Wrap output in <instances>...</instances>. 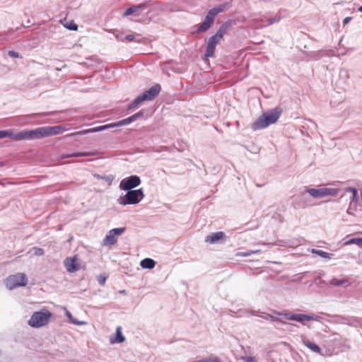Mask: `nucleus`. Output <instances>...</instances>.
I'll return each mask as SVG.
<instances>
[{"label":"nucleus","mask_w":362,"mask_h":362,"mask_svg":"<svg viewBox=\"0 0 362 362\" xmlns=\"http://www.w3.org/2000/svg\"><path fill=\"white\" fill-rule=\"evenodd\" d=\"M28 284V278L23 273L11 275L6 279V287L12 290L17 287L25 286Z\"/></svg>","instance_id":"nucleus-9"},{"label":"nucleus","mask_w":362,"mask_h":362,"mask_svg":"<svg viewBox=\"0 0 362 362\" xmlns=\"http://www.w3.org/2000/svg\"><path fill=\"white\" fill-rule=\"evenodd\" d=\"M154 4L155 3L151 4V1L148 0V1H146L145 2H144V3H141V4H137V5H134V8H136V11H138L139 10L148 8L150 6H151L152 4Z\"/></svg>","instance_id":"nucleus-27"},{"label":"nucleus","mask_w":362,"mask_h":362,"mask_svg":"<svg viewBox=\"0 0 362 362\" xmlns=\"http://www.w3.org/2000/svg\"><path fill=\"white\" fill-rule=\"evenodd\" d=\"M65 27L70 30H77L78 29V25L74 22L66 24Z\"/></svg>","instance_id":"nucleus-34"},{"label":"nucleus","mask_w":362,"mask_h":362,"mask_svg":"<svg viewBox=\"0 0 362 362\" xmlns=\"http://www.w3.org/2000/svg\"><path fill=\"white\" fill-rule=\"evenodd\" d=\"M71 322L74 325H83V324H84L83 322H80V321H78V320H72Z\"/></svg>","instance_id":"nucleus-44"},{"label":"nucleus","mask_w":362,"mask_h":362,"mask_svg":"<svg viewBox=\"0 0 362 362\" xmlns=\"http://www.w3.org/2000/svg\"><path fill=\"white\" fill-rule=\"evenodd\" d=\"M259 317H262V318H264L265 320H269V317H267V314L265 316L259 315Z\"/></svg>","instance_id":"nucleus-46"},{"label":"nucleus","mask_w":362,"mask_h":362,"mask_svg":"<svg viewBox=\"0 0 362 362\" xmlns=\"http://www.w3.org/2000/svg\"><path fill=\"white\" fill-rule=\"evenodd\" d=\"M246 361L247 362H257L256 359L252 356H248L246 358Z\"/></svg>","instance_id":"nucleus-42"},{"label":"nucleus","mask_w":362,"mask_h":362,"mask_svg":"<svg viewBox=\"0 0 362 362\" xmlns=\"http://www.w3.org/2000/svg\"><path fill=\"white\" fill-rule=\"evenodd\" d=\"M267 121L264 119L263 114L259 116L252 124V129L254 131L262 129L267 127L269 125L266 124Z\"/></svg>","instance_id":"nucleus-17"},{"label":"nucleus","mask_w":362,"mask_h":362,"mask_svg":"<svg viewBox=\"0 0 362 362\" xmlns=\"http://www.w3.org/2000/svg\"><path fill=\"white\" fill-rule=\"evenodd\" d=\"M106 279H107L106 276H105L103 275H100L98 276V281L99 284L101 286L105 285Z\"/></svg>","instance_id":"nucleus-38"},{"label":"nucleus","mask_w":362,"mask_h":362,"mask_svg":"<svg viewBox=\"0 0 362 362\" xmlns=\"http://www.w3.org/2000/svg\"><path fill=\"white\" fill-rule=\"evenodd\" d=\"M64 130L65 127L62 125L45 127V137L60 134Z\"/></svg>","instance_id":"nucleus-15"},{"label":"nucleus","mask_w":362,"mask_h":362,"mask_svg":"<svg viewBox=\"0 0 362 362\" xmlns=\"http://www.w3.org/2000/svg\"><path fill=\"white\" fill-rule=\"evenodd\" d=\"M339 192L336 188L323 187L320 189L310 188L306 190V192L315 198H320L326 196H336Z\"/></svg>","instance_id":"nucleus-10"},{"label":"nucleus","mask_w":362,"mask_h":362,"mask_svg":"<svg viewBox=\"0 0 362 362\" xmlns=\"http://www.w3.org/2000/svg\"><path fill=\"white\" fill-rule=\"evenodd\" d=\"M116 336H115V339H110V342L112 344H114V343H122L125 341V337L122 334V327H117V329H116Z\"/></svg>","instance_id":"nucleus-19"},{"label":"nucleus","mask_w":362,"mask_h":362,"mask_svg":"<svg viewBox=\"0 0 362 362\" xmlns=\"http://www.w3.org/2000/svg\"><path fill=\"white\" fill-rule=\"evenodd\" d=\"M281 112V109L276 107L270 112L263 113L264 119L267 121L266 124H268V125L274 124L280 117Z\"/></svg>","instance_id":"nucleus-14"},{"label":"nucleus","mask_w":362,"mask_h":362,"mask_svg":"<svg viewBox=\"0 0 362 362\" xmlns=\"http://www.w3.org/2000/svg\"><path fill=\"white\" fill-rule=\"evenodd\" d=\"M51 316L52 313L46 309L35 312L28 320V325L35 328L43 327L48 324Z\"/></svg>","instance_id":"nucleus-6"},{"label":"nucleus","mask_w":362,"mask_h":362,"mask_svg":"<svg viewBox=\"0 0 362 362\" xmlns=\"http://www.w3.org/2000/svg\"><path fill=\"white\" fill-rule=\"evenodd\" d=\"M161 86L160 84L156 83L152 86L149 89L143 92L140 95L136 97L134 100L128 106V110L133 109L139 105L144 101L153 100L160 93Z\"/></svg>","instance_id":"nucleus-2"},{"label":"nucleus","mask_w":362,"mask_h":362,"mask_svg":"<svg viewBox=\"0 0 362 362\" xmlns=\"http://www.w3.org/2000/svg\"><path fill=\"white\" fill-rule=\"evenodd\" d=\"M274 313L281 316L282 319H286L288 320H293L299 322H303L305 320H317V316L307 315V314H295L289 311H284L282 313L274 311Z\"/></svg>","instance_id":"nucleus-8"},{"label":"nucleus","mask_w":362,"mask_h":362,"mask_svg":"<svg viewBox=\"0 0 362 362\" xmlns=\"http://www.w3.org/2000/svg\"><path fill=\"white\" fill-rule=\"evenodd\" d=\"M208 362H221V360L217 356L211 355L206 358Z\"/></svg>","instance_id":"nucleus-36"},{"label":"nucleus","mask_w":362,"mask_h":362,"mask_svg":"<svg viewBox=\"0 0 362 362\" xmlns=\"http://www.w3.org/2000/svg\"><path fill=\"white\" fill-rule=\"evenodd\" d=\"M359 11L362 12V6H360L358 9Z\"/></svg>","instance_id":"nucleus-48"},{"label":"nucleus","mask_w":362,"mask_h":362,"mask_svg":"<svg viewBox=\"0 0 362 362\" xmlns=\"http://www.w3.org/2000/svg\"><path fill=\"white\" fill-rule=\"evenodd\" d=\"M192 362H208L206 358L199 360V361H193Z\"/></svg>","instance_id":"nucleus-45"},{"label":"nucleus","mask_w":362,"mask_h":362,"mask_svg":"<svg viewBox=\"0 0 362 362\" xmlns=\"http://www.w3.org/2000/svg\"><path fill=\"white\" fill-rule=\"evenodd\" d=\"M66 315L70 319L71 318V314L69 311L66 312Z\"/></svg>","instance_id":"nucleus-47"},{"label":"nucleus","mask_w":362,"mask_h":362,"mask_svg":"<svg viewBox=\"0 0 362 362\" xmlns=\"http://www.w3.org/2000/svg\"><path fill=\"white\" fill-rule=\"evenodd\" d=\"M35 252L34 254L37 256H42L44 255V250L40 247H35L34 248Z\"/></svg>","instance_id":"nucleus-39"},{"label":"nucleus","mask_w":362,"mask_h":362,"mask_svg":"<svg viewBox=\"0 0 362 362\" xmlns=\"http://www.w3.org/2000/svg\"><path fill=\"white\" fill-rule=\"evenodd\" d=\"M267 317H269V319L272 321H276L279 322L281 323L285 324L286 322L283 320L281 316H279L273 313V314H267Z\"/></svg>","instance_id":"nucleus-28"},{"label":"nucleus","mask_w":362,"mask_h":362,"mask_svg":"<svg viewBox=\"0 0 362 362\" xmlns=\"http://www.w3.org/2000/svg\"><path fill=\"white\" fill-rule=\"evenodd\" d=\"M127 192L124 196H120L117 199V203L126 206L128 204H136L139 203L144 197L142 189L126 190Z\"/></svg>","instance_id":"nucleus-4"},{"label":"nucleus","mask_w":362,"mask_h":362,"mask_svg":"<svg viewBox=\"0 0 362 362\" xmlns=\"http://www.w3.org/2000/svg\"><path fill=\"white\" fill-rule=\"evenodd\" d=\"M12 132L8 130H0V139L11 137Z\"/></svg>","instance_id":"nucleus-32"},{"label":"nucleus","mask_w":362,"mask_h":362,"mask_svg":"<svg viewBox=\"0 0 362 362\" xmlns=\"http://www.w3.org/2000/svg\"><path fill=\"white\" fill-rule=\"evenodd\" d=\"M311 252L313 254H315L322 258H327V259H330L333 256V254H332V253H328L327 252L322 251L321 250H317V249H313Z\"/></svg>","instance_id":"nucleus-24"},{"label":"nucleus","mask_w":362,"mask_h":362,"mask_svg":"<svg viewBox=\"0 0 362 362\" xmlns=\"http://www.w3.org/2000/svg\"><path fill=\"white\" fill-rule=\"evenodd\" d=\"M348 199H349L350 202L349 207L346 209V213L353 215L354 211H357L358 206V190L355 187H346L345 189V194H342L339 199L334 202V204L337 205L339 202L343 200L347 201Z\"/></svg>","instance_id":"nucleus-1"},{"label":"nucleus","mask_w":362,"mask_h":362,"mask_svg":"<svg viewBox=\"0 0 362 362\" xmlns=\"http://www.w3.org/2000/svg\"><path fill=\"white\" fill-rule=\"evenodd\" d=\"M140 264L143 269H153L156 265V262L152 259L145 258L141 261Z\"/></svg>","instance_id":"nucleus-22"},{"label":"nucleus","mask_w":362,"mask_h":362,"mask_svg":"<svg viewBox=\"0 0 362 362\" xmlns=\"http://www.w3.org/2000/svg\"><path fill=\"white\" fill-rule=\"evenodd\" d=\"M93 155L90 152H78L74 153L66 154L62 156L63 158H76V157H85Z\"/></svg>","instance_id":"nucleus-23"},{"label":"nucleus","mask_w":362,"mask_h":362,"mask_svg":"<svg viewBox=\"0 0 362 362\" xmlns=\"http://www.w3.org/2000/svg\"><path fill=\"white\" fill-rule=\"evenodd\" d=\"M281 17L280 16H275L273 18H268L267 20V25H270L274 23H277L281 20Z\"/></svg>","instance_id":"nucleus-30"},{"label":"nucleus","mask_w":362,"mask_h":362,"mask_svg":"<svg viewBox=\"0 0 362 362\" xmlns=\"http://www.w3.org/2000/svg\"><path fill=\"white\" fill-rule=\"evenodd\" d=\"M352 244L357 245L359 247H362V238H353L348 240L347 241H346L344 243L345 245H352Z\"/></svg>","instance_id":"nucleus-25"},{"label":"nucleus","mask_w":362,"mask_h":362,"mask_svg":"<svg viewBox=\"0 0 362 362\" xmlns=\"http://www.w3.org/2000/svg\"><path fill=\"white\" fill-rule=\"evenodd\" d=\"M141 184V179L138 175H131L124 178L119 183L121 190H132Z\"/></svg>","instance_id":"nucleus-11"},{"label":"nucleus","mask_w":362,"mask_h":362,"mask_svg":"<svg viewBox=\"0 0 362 362\" xmlns=\"http://www.w3.org/2000/svg\"><path fill=\"white\" fill-rule=\"evenodd\" d=\"M117 238L111 233V230L108 232V233L106 235L105 238L103 240V245H112L117 243Z\"/></svg>","instance_id":"nucleus-20"},{"label":"nucleus","mask_w":362,"mask_h":362,"mask_svg":"<svg viewBox=\"0 0 362 362\" xmlns=\"http://www.w3.org/2000/svg\"><path fill=\"white\" fill-rule=\"evenodd\" d=\"M8 55L13 58H18L20 57V54L18 52L14 51V50H10L8 52Z\"/></svg>","instance_id":"nucleus-40"},{"label":"nucleus","mask_w":362,"mask_h":362,"mask_svg":"<svg viewBox=\"0 0 362 362\" xmlns=\"http://www.w3.org/2000/svg\"><path fill=\"white\" fill-rule=\"evenodd\" d=\"M226 8L225 4H221L216 7L210 9L204 18V21L202 23L198 28L194 32V34H198L207 31L212 26L216 16L223 12Z\"/></svg>","instance_id":"nucleus-3"},{"label":"nucleus","mask_w":362,"mask_h":362,"mask_svg":"<svg viewBox=\"0 0 362 362\" xmlns=\"http://www.w3.org/2000/svg\"><path fill=\"white\" fill-rule=\"evenodd\" d=\"M331 284L334 286H346L348 285V280L347 279H334L331 281Z\"/></svg>","instance_id":"nucleus-26"},{"label":"nucleus","mask_w":362,"mask_h":362,"mask_svg":"<svg viewBox=\"0 0 362 362\" xmlns=\"http://www.w3.org/2000/svg\"><path fill=\"white\" fill-rule=\"evenodd\" d=\"M125 230H126V228L124 227H122V228H115L110 230H111V233L116 237V236H119V235H122L125 231Z\"/></svg>","instance_id":"nucleus-29"},{"label":"nucleus","mask_w":362,"mask_h":362,"mask_svg":"<svg viewBox=\"0 0 362 362\" xmlns=\"http://www.w3.org/2000/svg\"><path fill=\"white\" fill-rule=\"evenodd\" d=\"M225 236L226 235L223 232H216L207 235L205 238V241L209 243H216L219 240L224 238Z\"/></svg>","instance_id":"nucleus-18"},{"label":"nucleus","mask_w":362,"mask_h":362,"mask_svg":"<svg viewBox=\"0 0 362 362\" xmlns=\"http://www.w3.org/2000/svg\"><path fill=\"white\" fill-rule=\"evenodd\" d=\"M132 117H133L134 121H136V119L144 117V112L143 110H141L139 112H138L137 113L133 115Z\"/></svg>","instance_id":"nucleus-35"},{"label":"nucleus","mask_w":362,"mask_h":362,"mask_svg":"<svg viewBox=\"0 0 362 362\" xmlns=\"http://www.w3.org/2000/svg\"><path fill=\"white\" fill-rule=\"evenodd\" d=\"M16 140H33L45 138V127L20 132L14 135Z\"/></svg>","instance_id":"nucleus-7"},{"label":"nucleus","mask_w":362,"mask_h":362,"mask_svg":"<svg viewBox=\"0 0 362 362\" xmlns=\"http://www.w3.org/2000/svg\"><path fill=\"white\" fill-rule=\"evenodd\" d=\"M1 165L0 164V166H1Z\"/></svg>","instance_id":"nucleus-49"},{"label":"nucleus","mask_w":362,"mask_h":362,"mask_svg":"<svg viewBox=\"0 0 362 362\" xmlns=\"http://www.w3.org/2000/svg\"><path fill=\"white\" fill-rule=\"evenodd\" d=\"M260 252V250H249V251H247V252H242V253H240V255H241L242 257H247V256H250V255H252V254L258 253V252Z\"/></svg>","instance_id":"nucleus-37"},{"label":"nucleus","mask_w":362,"mask_h":362,"mask_svg":"<svg viewBox=\"0 0 362 362\" xmlns=\"http://www.w3.org/2000/svg\"><path fill=\"white\" fill-rule=\"evenodd\" d=\"M134 39H135V36L134 35H127L125 36V40L129 41V42H132V41L134 40Z\"/></svg>","instance_id":"nucleus-41"},{"label":"nucleus","mask_w":362,"mask_h":362,"mask_svg":"<svg viewBox=\"0 0 362 362\" xmlns=\"http://www.w3.org/2000/svg\"><path fill=\"white\" fill-rule=\"evenodd\" d=\"M64 263L66 270L70 273L76 272L80 269V264L76 255L72 257H66Z\"/></svg>","instance_id":"nucleus-13"},{"label":"nucleus","mask_w":362,"mask_h":362,"mask_svg":"<svg viewBox=\"0 0 362 362\" xmlns=\"http://www.w3.org/2000/svg\"><path fill=\"white\" fill-rule=\"evenodd\" d=\"M97 178L99 179V180H105L106 182H107L109 184H111L112 180H113V177L112 176H102V175H98L97 176Z\"/></svg>","instance_id":"nucleus-33"},{"label":"nucleus","mask_w":362,"mask_h":362,"mask_svg":"<svg viewBox=\"0 0 362 362\" xmlns=\"http://www.w3.org/2000/svg\"><path fill=\"white\" fill-rule=\"evenodd\" d=\"M136 12V8H134V6L132 5V6H130L125 11V12L123 14V16H127L132 15Z\"/></svg>","instance_id":"nucleus-31"},{"label":"nucleus","mask_w":362,"mask_h":362,"mask_svg":"<svg viewBox=\"0 0 362 362\" xmlns=\"http://www.w3.org/2000/svg\"><path fill=\"white\" fill-rule=\"evenodd\" d=\"M222 39L216 37L215 35H212L211 37H209V39L208 40V44H207V46H206V52H205V54H204V56L206 58L212 57L214 56L216 46V45L218 43L220 42V41Z\"/></svg>","instance_id":"nucleus-12"},{"label":"nucleus","mask_w":362,"mask_h":362,"mask_svg":"<svg viewBox=\"0 0 362 362\" xmlns=\"http://www.w3.org/2000/svg\"><path fill=\"white\" fill-rule=\"evenodd\" d=\"M232 25V21L228 20L226 22H224L218 29L216 34H214L216 37L223 39V36L226 34L228 28Z\"/></svg>","instance_id":"nucleus-16"},{"label":"nucleus","mask_w":362,"mask_h":362,"mask_svg":"<svg viewBox=\"0 0 362 362\" xmlns=\"http://www.w3.org/2000/svg\"><path fill=\"white\" fill-rule=\"evenodd\" d=\"M351 19V17H346L344 19L343 21V23L345 25V24H347Z\"/></svg>","instance_id":"nucleus-43"},{"label":"nucleus","mask_w":362,"mask_h":362,"mask_svg":"<svg viewBox=\"0 0 362 362\" xmlns=\"http://www.w3.org/2000/svg\"><path fill=\"white\" fill-rule=\"evenodd\" d=\"M134 122V119L132 116L127 117V118H125L124 119H122L121 121H119L117 122H115V123H111V124H105V125H102V126H98V127H93V128H90V129H85V130H83V131H80V132H76L74 134L76 135H84V134H89V133H94V132H101V131H104V130H107V129H111V128H114V127H122V126H124V125H127L132 122Z\"/></svg>","instance_id":"nucleus-5"},{"label":"nucleus","mask_w":362,"mask_h":362,"mask_svg":"<svg viewBox=\"0 0 362 362\" xmlns=\"http://www.w3.org/2000/svg\"><path fill=\"white\" fill-rule=\"evenodd\" d=\"M303 344L306 347H308V349H310L311 351H313L315 353H320V351H321V349H320V348L319 347L318 345H317L316 344L310 341L308 339H303Z\"/></svg>","instance_id":"nucleus-21"}]
</instances>
